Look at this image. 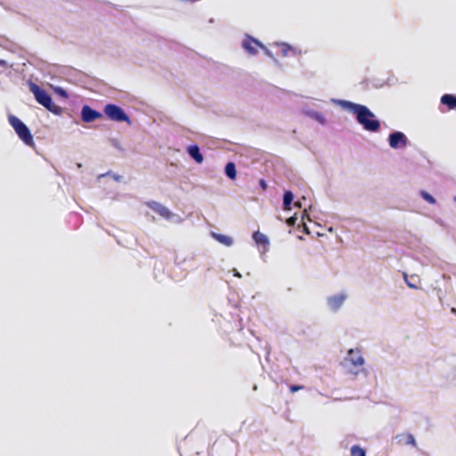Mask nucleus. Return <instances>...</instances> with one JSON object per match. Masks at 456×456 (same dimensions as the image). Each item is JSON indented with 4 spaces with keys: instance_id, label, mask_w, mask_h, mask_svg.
Here are the masks:
<instances>
[{
    "instance_id": "20e7f679",
    "label": "nucleus",
    "mask_w": 456,
    "mask_h": 456,
    "mask_svg": "<svg viewBox=\"0 0 456 456\" xmlns=\"http://www.w3.org/2000/svg\"><path fill=\"white\" fill-rule=\"evenodd\" d=\"M105 115L111 120L116 122H127L130 123L129 117L125 113L122 108L115 104H107L104 107Z\"/></svg>"
},
{
    "instance_id": "f8f14e48",
    "label": "nucleus",
    "mask_w": 456,
    "mask_h": 456,
    "mask_svg": "<svg viewBox=\"0 0 456 456\" xmlns=\"http://www.w3.org/2000/svg\"><path fill=\"white\" fill-rule=\"evenodd\" d=\"M396 438H398L400 444L416 446L415 438L411 434H401Z\"/></svg>"
},
{
    "instance_id": "5701e85b",
    "label": "nucleus",
    "mask_w": 456,
    "mask_h": 456,
    "mask_svg": "<svg viewBox=\"0 0 456 456\" xmlns=\"http://www.w3.org/2000/svg\"><path fill=\"white\" fill-rule=\"evenodd\" d=\"M260 186L262 187L263 190L266 189L267 185H266L265 180L260 181Z\"/></svg>"
},
{
    "instance_id": "4be33fe9",
    "label": "nucleus",
    "mask_w": 456,
    "mask_h": 456,
    "mask_svg": "<svg viewBox=\"0 0 456 456\" xmlns=\"http://www.w3.org/2000/svg\"><path fill=\"white\" fill-rule=\"evenodd\" d=\"M302 388H303L302 386L292 385V386H290L289 390H290L291 393H295L296 391H298V390H300Z\"/></svg>"
},
{
    "instance_id": "39448f33",
    "label": "nucleus",
    "mask_w": 456,
    "mask_h": 456,
    "mask_svg": "<svg viewBox=\"0 0 456 456\" xmlns=\"http://www.w3.org/2000/svg\"><path fill=\"white\" fill-rule=\"evenodd\" d=\"M243 48L251 55H255L258 52V48H263L269 54V52L265 49V47L256 39L253 38L250 36H248L243 43Z\"/></svg>"
},
{
    "instance_id": "b1692460",
    "label": "nucleus",
    "mask_w": 456,
    "mask_h": 456,
    "mask_svg": "<svg viewBox=\"0 0 456 456\" xmlns=\"http://www.w3.org/2000/svg\"><path fill=\"white\" fill-rule=\"evenodd\" d=\"M295 207L301 208V203L299 201L295 202Z\"/></svg>"
},
{
    "instance_id": "7ed1b4c3",
    "label": "nucleus",
    "mask_w": 456,
    "mask_h": 456,
    "mask_svg": "<svg viewBox=\"0 0 456 456\" xmlns=\"http://www.w3.org/2000/svg\"><path fill=\"white\" fill-rule=\"evenodd\" d=\"M10 125L18 134L19 138L28 146L34 145L33 136L28 127L17 117L10 115L8 117Z\"/></svg>"
},
{
    "instance_id": "2eb2a0df",
    "label": "nucleus",
    "mask_w": 456,
    "mask_h": 456,
    "mask_svg": "<svg viewBox=\"0 0 456 456\" xmlns=\"http://www.w3.org/2000/svg\"><path fill=\"white\" fill-rule=\"evenodd\" d=\"M213 237L220 243L229 247L232 244L233 242V240L232 237L230 236H227V235H224V234H219V233H213Z\"/></svg>"
},
{
    "instance_id": "423d86ee",
    "label": "nucleus",
    "mask_w": 456,
    "mask_h": 456,
    "mask_svg": "<svg viewBox=\"0 0 456 456\" xmlns=\"http://www.w3.org/2000/svg\"><path fill=\"white\" fill-rule=\"evenodd\" d=\"M346 362H348L352 366L357 368L362 367L364 364V359L361 354V351L356 349L348 350L347 356L346 357Z\"/></svg>"
},
{
    "instance_id": "0eeeda50",
    "label": "nucleus",
    "mask_w": 456,
    "mask_h": 456,
    "mask_svg": "<svg viewBox=\"0 0 456 456\" xmlns=\"http://www.w3.org/2000/svg\"><path fill=\"white\" fill-rule=\"evenodd\" d=\"M407 138L402 132H395L389 135V145L391 148L397 149L405 147Z\"/></svg>"
},
{
    "instance_id": "f03ea898",
    "label": "nucleus",
    "mask_w": 456,
    "mask_h": 456,
    "mask_svg": "<svg viewBox=\"0 0 456 456\" xmlns=\"http://www.w3.org/2000/svg\"><path fill=\"white\" fill-rule=\"evenodd\" d=\"M29 89L33 93L35 99L38 103L43 105L45 109L50 110L54 114H60L61 111V108L53 103V99L49 94L46 93L44 89L40 88L37 85L34 83L29 84Z\"/></svg>"
},
{
    "instance_id": "393cba45",
    "label": "nucleus",
    "mask_w": 456,
    "mask_h": 456,
    "mask_svg": "<svg viewBox=\"0 0 456 456\" xmlns=\"http://www.w3.org/2000/svg\"><path fill=\"white\" fill-rule=\"evenodd\" d=\"M408 286L411 287V288H416V286L412 285L411 283L410 282H407Z\"/></svg>"
},
{
    "instance_id": "dca6fc26",
    "label": "nucleus",
    "mask_w": 456,
    "mask_h": 456,
    "mask_svg": "<svg viewBox=\"0 0 456 456\" xmlns=\"http://www.w3.org/2000/svg\"><path fill=\"white\" fill-rule=\"evenodd\" d=\"M253 239L255 242L258 245L266 246L269 243L267 237L258 231L253 233Z\"/></svg>"
},
{
    "instance_id": "9d476101",
    "label": "nucleus",
    "mask_w": 456,
    "mask_h": 456,
    "mask_svg": "<svg viewBox=\"0 0 456 456\" xmlns=\"http://www.w3.org/2000/svg\"><path fill=\"white\" fill-rule=\"evenodd\" d=\"M346 297L344 295H335L328 299L329 305L333 310H338L343 304Z\"/></svg>"
},
{
    "instance_id": "6ab92c4d",
    "label": "nucleus",
    "mask_w": 456,
    "mask_h": 456,
    "mask_svg": "<svg viewBox=\"0 0 456 456\" xmlns=\"http://www.w3.org/2000/svg\"><path fill=\"white\" fill-rule=\"evenodd\" d=\"M420 195L428 203H430V204H435L436 203L435 198L432 195H430L428 192H427L425 191H420Z\"/></svg>"
},
{
    "instance_id": "4468645a",
    "label": "nucleus",
    "mask_w": 456,
    "mask_h": 456,
    "mask_svg": "<svg viewBox=\"0 0 456 456\" xmlns=\"http://www.w3.org/2000/svg\"><path fill=\"white\" fill-rule=\"evenodd\" d=\"M294 195L290 191H285L283 195V209L289 211L291 209V203L293 201Z\"/></svg>"
},
{
    "instance_id": "412c9836",
    "label": "nucleus",
    "mask_w": 456,
    "mask_h": 456,
    "mask_svg": "<svg viewBox=\"0 0 456 456\" xmlns=\"http://www.w3.org/2000/svg\"><path fill=\"white\" fill-rule=\"evenodd\" d=\"M297 220V217L296 216H294L288 218L286 223L289 226H294Z\"/></svg>"
},
{
    "instance_id": "f257e3e1",
    "label": "nucleus",
    "mask_w": 456,
    "mask_h": 456,
    "mask_svg": "<svg viewBox=\"0 0 456 456\" xmlns=\"http://www.w3.org/2000/svg\"><path fill=\"white\" fill-rule=\"evenodd\" d=\"M344 105L356 115L357 122L370 132H377L380 128V123L375 118V115L364 105L345 102Z\"/></svg>"
},
{
    "instance_id": "ddd939ff",
    "label": "nucleus",
    "mask_w": 456,
    "mask_h": 456,
    "mask_svg": "<svg viewBox=\"0 0 456 456\" xmlns=\"http://www.w3.org/2000/svg\"><path fill=\"white\" fill-rule=\"evenodd\" d=\"M150 207L154 210L156 211L157 213H159L160 216L166 217V218H169L170 216H171V212L164 206H162L161 204H159V203H156V202H153L152 204L150 205Z\"/></svg>"
},
{
    "instance_id": "aec40b11",
    "label": "nucleus",
    "mask_w": 456,
    "mask_h": 456,
    "mask_svg": "<svg viewBox=\"0 0 456 456\" xmlns=\"http://www.w3.org/2000/svg\"><path fill=\"white\" fill-rule=\"evenodd\" d=\"M281 48L283 56H287L288 53L291 50V47L287 44H281Z\"/></svg>"
},
{
    "instance_id": "6e6552de",
    "label": "nucleus",
    "mask_w": 456,
    "mask_h": 456,
    "mask_svg": "<svg viewBox=\"0 0 456 456\" xmlns=\"http://www.w3.org/2000/svg\"><path fill=\"white\" fill-rule=\"evenodd\" d=\"M82 120L85 122H92L102 117V114L97 110H93L88 105H85L81 111Z\"/></svg>"
},
{
    "instance_id": "a211bd4d",
    "label": "nucleus",
    "mask_w": 456,
    "mask_h": 456,
    "mask_svg": "<svg viewBox=\"0 0 456 456\" xmlns=\"http://www.w3.org/2000/svg\"><path fill=\"white\" fill-rule=\"evenodd\" d=\"M350 452L351 456H366L365 450L359 445H353Z\"/></svg>"
},
{
    "instance_id": "9b49d317",
    "label": "nucleus",
    "mask_w": 456,
    "mask_h": 456,
    "mask_svg": "<svg viewBox=\"0 0 456 456\" xmlns=\"http://www.w3.org/2000/svg\"><path fill=\"white\" fill-rule=\"evenodd\" d=\"M441 103L448 107L449 110L456 109V96L452 94H444L441 97Z\"/></svg>"
},
{
    "instance_id": "1a4fd4ad",
    "label": "nucleus",
    "mask_w": 456,
    "mask_h": 456,
    "mask_svg": "<svg viewBox=\"0 0 456 456\" xmlns=\"http://www.w3.org/2000/svg\"><path fill=\"white\" fill-rule=\"evenodd\" d=\"M187 152L198 164H201L204 160L202 154L200 153V148L198 145H190L187 148Z\"/></svg>"
},
{
    "instance_id": "f3484780",
    "label": "nucleus",
    "mask_w": 456,
    "mask_h": 456,
    "mask_svg": "<svg viewBox=\"0 0 456 456\" xmlns=\"http://www.w3.org/2000/svg\"><path fill=\"white\" fill-rule=\"evenodd\" d=\"M225 174L232 180H234L236 178L237 172L235 164L233 162H229L226 164Z\"/></svg>"
}]
</instances>
